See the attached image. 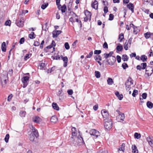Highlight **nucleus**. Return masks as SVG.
I'll return each instance as SVG.
<instances>
[{"mask_svg": "<svg viewBox=\"0 0 153 153\" xmlns=\"http://www.w3.org/2000/svg\"><path fill=\"white\" fill-rule=\"evenodd\" d=\"M104 127L107 130H109L112 128V122L111 119H105Z\"/></svg>", "mask_w": 153, "mask_h": 153, "instance_id": "1", "label": "nucleus"}, {"mask_svg": "<svg viewBox=\"0 0 153 153\" xmlns=\"http://www.w3.org/2000/svg\"><path fill=\"white\" fill-rule=\"evenodd\" d=\"M89 133L91 135L94 136V138L95 139L100 135V133L99 131L95 129H91Z\"/></svg>", "mask_w": 153, "mask_h": 153, "instance_id": "2", "label": "nucleus"}, {"mask_svg": "<svg viewBox=\"0 0 153 153\" xmlns=\"http://www.w3.org/2000/svg\"><path fill=\"white\" fill-rule=\"evenodd\" d=\"M106 59H107L106 62L108 65H114L116 61V58L115 56L110 57Z\"/></svg>", "mask_w": 153, "mask_h": 153, "instance_id": "3", "label": "nucleus"}, {"mask_svg": "<svg viewBox=\"0 0 153 153\" xmlns=\"http://www.w3.org/2000/svg\"><path fill=\"white\" fill-rule=\"evenodd\" d=\"M29 77L28 76H24L22 79V81L23 83V87L25 88L28 84L27 81L29 79Z\"/></svg>", "mask_w": 153, "mask_h": 153, "instance_id": "4", "label": "nucleus"}, {"mask_svg": "<svg viewBox=\"0 0 153 153\" xmlns=\"http://www.w3.org/2000/svg\"><path fill=\"white\" fill-rule=\"evenodd\" d=\"M131 42V39H129L128 41L126 40L124 44V48L126 50H128V47H130Z\"/></svg>", "mask_w": 153, "mask_h": 153, "instance_id": "5", "label": "nucleus"}, {"mask_svg": "<svg viewBox=\"0 0 153 153\" xmlns=\"http://www.w3.org/2000/svg\"><path fill=\"white\" fill-rule=\"evenodd\" d=\"M146 74L148 76L151 75L153 72V68L151 66H148L146 67Z\"/></svg>", "mask_w": 153, "mask_h": 153, "instance_id": "6", "label": "nucleus"}, {"mask_svg": "<svg viewBox=\"0 0 153 153\" xmlns=\"http://www.w3.org/2000/svg\"><path fill=\"white\" fill-rule=\"evenodd\" d=\"M23 19L21 18L20 20H17L16 21V25L19 27H22L23 26Z\"/></svg>", "mask_w": 153, "mask_h": 153, "instance_id": "7", "label": "nucleus"}, {"mask_svg": "<svg viewBox=\"0 0 153 153\" xmlns=\"http://www.w3.org/2000/svg\"><path fill=\"white\" fill-rule=\"evenodd\" d=\"M147 67L146 63L145 62L141 64L140 65H137L136 68L137 70L139 71L142 69L144 70Z\"/></svg>", "mask_w": 153, "mask_h": 153, "instance_id": "8", "label": "nucleus"}, {"mask_svg": "<svg viewBox=\"0 0 153 153\" xmlns=\"http://www.w3.org/2000/svg\"><path fill=\"white\" fill-rule=\"evenodd\" d=\"M125 118V114L123 113H120L116 117L117 120L119 122H120L121 121H123Z\"/></svg>", "mask_w": 153, "mask_h": 153, "instance_id": "9", "label": "nucleus"}, {"mask_svg": "<svg viewBox=\"0 0 153 153\" xmlns=\"http://www.w3.org/2000/svg\"><path fill=\"white\" fill-rule=\"evenodd\" d=\"M101 113L104 118H105V119H108V118L109 117V114L106 110H102Z\"/></svg>", "mask_w": 153, "mask_h": 153, "instance_id": "10", "label": "nucleus"}, {"mask_svg": "<svg viewBox=\"0 0 153 153\" xmlns=\"http://www.w3.org/2000/svg\"><path fill=\"white\" fill-rule=\"evenodd\" d=\"M62 31L60 30H55L52 32L53 37V38H56L61 33Z\"/></svg>", "mask_w": 153, "mask_h": 153, "instance_id": "11", "label": "nucleus"}, {"mask_svg": "<svg viewBox=\"0 0 153 153\" xmlns=\"http://www.w3.org/2000/svg\"><path fill=\"white\" fill-rule=\"evenodd\" d=\"M62 59L64 62L63 66L65 67L67 66L68 62V58L67 56L64 57L62 56H61Z\"/></svg>", "mask_w": 153, "mask_h": 153, "instance_id": "12", "label": "nucleus"}, {"mask_svg": "<svg viewBox=\"0 0 153 153\" xmlns=\"http://www.w3.org/2000/svg\"><path fill=\"white\" fill-rule=\"evenodd\" d=\"M127 8L131 10L132 13L134 12V6L133 4L129 3L127 5Z\"/></svg>", "mask_w": 153, "mask_h": 153, "instance_id": "13", "label": "nucleus"}, {"mask_svg": "<svg viewBox=\"0 0 153 153\" xmlns=\"http://www.w3.org/2000/svg\"><path fill=\"white\" fill-rule=\"evenodd\" d=\"M33 121L36 123H39L41 121V119L38 116H35L33 118Z\"/></svg>", "mask_w": 153, "mask_h": 153, "instance_id": "14", "label": "nucleus"}, {"mask_svg": "<svg viewBox=\"0 0 153 153\" xmlns=\"http://www.w3.org/2000/svg\"><path fill=\"white\" fill-rule=\"evenodd\" d=\"M91 7L94 9L97 10L98 9V3L97 1L95 0L91 4Z\"/></svg>", "mask_w": 153, "mask_h": 153, "instance_id": "15", "label": "nucleus"}, {"mask_svg": "<svg viewBox=\"0 0 153 153\" xmlns=\"http://www.w3.org/2000/svg\"><path fill=\"white\" fill-rule=\"evenodd\" d=\"M113 51H111L108 53H105L104 54V57L105 59H108V58L111 57H114L112 56L113 54Z\"/></svg>", "mask_w": 153, "mask_h": 153, "instance_id": "16", "label": "nucleus"}, {"mask_svg": "<svg viewBox=\"0 0 153 153\" xmlns=\"http://www.w3.org/2000/svg\"><path fill=\"white\" fill-rule=\"evenodd\" d=\"M71 132L72 136L76 137L77 134V131L76 128L74 127H72L71 128Z\"/></svg>", "mask_w": 153, "mask_h": 153, "instance_id": "17", "label": "nucleus"}, {"mask_svg": "<svg viewBox=\"0 0 153 153\" xmlns=\"http://www.w3.org/2000/svg\"><path fill=\"white\" fill-rule=\"evenodd\" d=\"M115 94L120 100H121L123 99V94H120L118 91H116Z\"/></svg>", "mask_w": 153, "mask_h": 153, "instance_id": "18", "label": "nucleus"}, {"mask_svg": "<svg viewBox=\"0 0 153 153\" xmlns=\"http://www.w3.org/2000/svg\"><path fill=\"white\" fill-rule=\"evenodd\" d=\"M67 10V7L65 4H64L63 5L60 7V10H61L62 13H64Z\"/></svg>", "mask_w": 153, "mask_h": 153, "instance_id": "19", "label": "nucleus"}, {"mask_svg": "<svg viewBox=\"0 0 153 153\" xmlns=\"http://www.w3.org/2000/svg\"><path fill=\"white\" fill-rule=\"evenodd\" d=\"M52 106L54 109L57 111L59 110V108L56 103L55 102L53 103L52 104Z\"/></svg>", "mask_w": 153, "mask_h": 153, "instance_id": "20", "label": "nucleus"}, {"mask_svg": "<svg viewBox=\"0 0 153 153\" xmlns=\"http://www.w3.org/2000/svg\"><path fill=\"white\" fill-rule=\"evenodd\" d=\"M132 149L133 153H138V150L137 149V147L135 145H132Z\"/></svg>", "mask_w": 153, "mask_h": 153, "instance_id": "21", "label": "nucleus"}, {"mask_svg": "<svg viewBox=\"0 0 153 153\" xmlns=\"http://www.w3.org/2000/svg\"><path fill=\"white\" fill-rule=\"evenodd\" d=\"M152 33H151L149 32H147L144 34V36L146 38H152Z\"/></svg>", "mask_w": 153, "mask_h": 153, "instance_id": "22", "label": "nucleus"}, {"mask_svg": "<svg viewBox=\"0 0 153 153\" xmlns=\"http://www.w3.org/2000/svg\"><path fill=\"white\" fill-rule=\"evenodd\" d=\"M1 49L2 51L5 52L6 51V43L4 42H3L1 45Z\"/></svg>", "mask_w": 153, "mask_h": 153, "instance_id": "23", "label": "nucleus"}, {"mask_svg": "<svg viewBox=\"0 0 153 153\" xmlns=\"http://www.w3.org/2000/svg\"><path fill=\"white\" fill-rule=\"evenodd\" d=\"M146 105L148 108L151 109L153 107V104L151 102L148 101L146 103Z\"/></svg>", "mask_w": 153, "mask_h": 153, "instance_id": "24", "label": "nucleus"}, {"mask_svg": "<svg viewBox=\"0 0 153 153\" xmlns=\"http://www.w3.org/2000/svg\"><path fill=\"white\" fill-rule=\"evenodd\" d=\"M147 57L145 55H141L140 57V60L142 61L143 62H145L147 61Z\"/></svg>", "mask_w": 153, "mask_h": 153, "instance_id": "25", "label": "nucleus"}, {"mask_svg": "<svg viewBox=\"0 0 153 153\" xmlns=\"http://www.w3.org/2000/svg\"><path fill=\"white\" fill-rule=\"evenodd\" d=\"M57 117L55 116H52L51 119V121L52 123H56L57 121Z\"/></svg>", "mask_w": 153, "mask_h": 153, "instance_id": "26", "label": "nucleus"}, {"mask_svg": "<svg viewBox=\"0 0 153 153\" xmlns=\"http://www.w3.org/2000/svg\"><path fill=\"white\" fill-rule=\"evenodd\" d=\"M26 112L25 111H21L19 112V115L22 117H25Z\"/></svg>", "mask_w": 153, "mask_h": 153, "instance_id": "27", "label": "nucleus"}, {"mask_svg": "<svg viewBox=\"0 0 153 153\" xmlns=\"http://www.w3.org/2000/svg\"><path fill=\"white\" fill-rule=\"evenodd\" d=\"M122 59L123 61H127L128 59V56L126 54H123L122 56Z\"/></svg>", "mask_w": 153, "mask_h": 153, "instance_id": "28", "label": "nucleus"}, {"mask_svg": "<svg viewBox=\"0 0 153 153\" xmlns=\"http://www.w3.org/2000/svg\"><path fill=\"white\" fill-rule=\"evenodd\" d=\"M36 36V35L33 32H31L28 35L29 38H35Z\"/></svg>", "mask_w": 153, "mask_h": 153, "instance_id": "29", "label": "nucleus"}, {"mask_svg": "<svg viewBox=\"0 0 153 153\" xmlns=\"http://www.w3.org/2000/svg\"><path fill=\"white\" fill-rule=\"evenodd\" d=\"M32 132L36 138H37L39 137V133L37 129H34Z\"/></svg>", "mask_w": 153, "mask_h": 153, "instance_id": "30", "label": "nucleus"}, {"mask_svg": "<svg viewBox=\"0 0 153 153\" xmlns=\"http://www.w3.org/2000/svg\"><path fill=\"white\" fill-rule=\"evenodd\" d=\"M85 14L86 16L88 17H91V13L88 10H86L85 11Z\"/></svg>", "mask_w": 153, "mask_h": 153, "instance_id": "31", "label": "nucleus"}, {"mask_svg": "<svg viewBox=\"0 0 153 153\" xmlns=\"http://www.w3.org/2000/svg\"><path fill=\"white\" fill-rule=\"evenodd\" d=\"M107 83L108 85H111L114 82L113 79L110 78H108L107 80Z\"/></svg>", "mask_w": 153, "mask_h": 153, "instance_id": "32", "label": "nucleus"}, {"mask_svg": "<svg viewBox=\"0 0 153 153\" xmlns=\"http://www.w3.org/2000/svg\"><path fill=\"white\" fill-rule=\"evenodd\" d=\"M125 84L126 90L130 89L131 88L130 86L131 85L129 84V82H126Z\"/></svg>", "mask_w": 153, "mask_h": 153, "instance_id": "33", "label": "nucleus"}, {"mask_svg": "<svg viewBox=\"0 0 153 153\" xmlns=\"http://www.w3.org/2000/svg\"><path fill=\"white\" fill-rule=\"evenodd\" d=\"M55 70V67H53L48 70L46 71V72L48 74L49 73H51L52 71H53Z\"/></svg>", "mask_w": 153, "mask_h": 153, "instance_id": "34", "label": "nucleus"}, {"mask_svg": "<svg viewBox=\"0 0 153 153\" xmlns=\"http://www.w3.org/2000/svg\"><path fill=\"white\" fill-rule=\"evenodd\" d=\"M29 140L31 141H33L35 139L34 136L32 134L29 135Z\"/></svg>", "mask_w": 153, "mask_h": 153, "instance_id": "35", "label": "nucleus"}, {"mask_svg": "<svg viewBox=\"0 0 153 153\" xmlns=\"http://www.w3.org/2000/svg\"><path fill=\"white\" fill-rule=\"evenodd\" d=\"M123 49V47L122 45H117L116 47V50L118 51H120Z\"/></svg>", "mask_w": 153, "mask_h": 153, "instance_id": "36", "label": "nucleus"}, {"mask_svg": "<svg viewBox=\"0 0 153 153\" xmlns=\"http://www.w3.org/2000/svg\"><path fill=\"white\" fill-rule=\"evenodd\" d=\"M60 0H56V4L59 10H60V7L61 6V5L60 4Z\"/></svg>", "mask_w": 153, "mask_h": 153, "instance_id": "37", "label": "nucleus"}, {"mask_svg": "<svg viewBox=\"0 0 153 153\" xmlns=\"http://www.w3.org/2000/svg\"><path fill=\"white\" fill-rule=\"evenodd\" d=\"M95 74L96 78H98L100 77V74L99 71H96L95 72Z\"/></svg>", "mask_w": 153, "mask_h": 153, "instance_id": "38", "label": "nucleus"}, {"mask_svg": "<svg viewBox=\"0 0 153 153\" xmlns=\"http://www.w3.org/2000/svg\"><path fill=\"white\" fill-rule=\"evenodd\" d=\"M134 136L135 138L139 139L141 137V135L140 134H139L137 133H135L134 134Z\"/></svg>", "mask_w": 153, "mask_h": 153, "instance_id": "39", "label": "nucleus"}, {"mask_svg": "<svg viewBox=\"0 0 153 153\" xmlns=\"http://www.w3.org/2000/svg\"><path fill=\"white\" fill-rule=\"evenodd\" d=\"M32 54L31 53L26 54L24 57L25 60H26L27 59L29 58L31 56Z\"/></svg>", "mask_w": 153, "mask_h": 153, "instance_id": "40", "label": "nucleus"}, {"mask_svg": "<svg viewBox=\"0 0 153 153\" xmlns=\"http://www.w3.org/2000/svg\"><path fill=\"white\" fill-rule=\"evenodd\" d=\"M48 5V3L44 4L41 5V8L43 10H44L47 7Z\"/></svg>", "mask_w": 153, "mask_h": 153, "instance_id": "41", "label": "nucleus"}, {"mask_svg": "<svg viewBox=\"0 0 153 153\" xmlns=\"http://www.w3.org/2000/svg\"><path fill=\"white\" fill-rule=\"evenodd\" d=\"M122 66L124 69H125L126 68H128V65L125 62L123 63L122 64Z\"/></svg>", "mask_w": 153, "mask_h": 153, "instance_id": "42", "label": "nucleus"}, {"mask_svg": "<svg viewBox=\"0 0 153 153\" xmlns=\"http://www.w3.org/2000/svg\"><path fill=\"white\" fill-rule=\"evenodd\" d=\"M138 91L136 90H134L133 91V92L132 94V95L134 97H135L138 94Z\"/></svg>", "mask_w": 153, "mask_h": 153, "instance_id": "43", "label": "nucleus"}, {"mask_svg": "<svg viewBox=\"0 0 153 153\" xmlns=\"http://www.w3.org/2000/svg\"><path fill=\"white\" fill-rule=\"evenodd\" d=\"M47 23H46L44 25L42 26V29L43 30L46 31V29H48V28L47 27Z\"/></svg>", "mask_w": 153, "mask_h": 153, "instance_id": "44", "label": "nucleus"}, {"mask_svg": "<svg viewBox=\"0 0 153 153\" xmlns=\"http://www.w3.org/2000/svg\"><path fill=\"white\" fill-rule=\"evenodd\" d=\"M9 138V135L8 134H7L4 138V140L6 143L8 142Z\"/></svg>", "mask_w": 153, "mask_h": 153, "instance_id": "45", "label": "nucleus"}, {"mask_svg": "<svg viewBox=\"0 0 153 153\" xmlns=\"http://www.w3.org/2000/svg\"><path fill=\"white\" fill-rule=\"evenodd\" d=\"M127 82H129V84L130 85H133V80L131 77H129L128 80Z\"/></svg>", "mask_w": 153, "mask_h": 153, "instance_id": "46", "label": "nucleus"}, {"mask_svg": "<svg viewBox=\"0 0 153 153\" xmlns=\"http://www.w3.org/2000/svg\"><path fill=\"white\" fill-rule=\"evenodd\" d=\"M4 24L6 26H10L11 25V21L10 20H7L5 22Z\"/></svg>", "mask_w": 153, "mask_h": 153, "instance_id": "47", "label": "nucleus"}, {"mask_svg": "<svg viewBox=\"0 0 153 153\" xmlns=\"http://www.w3.org/2000/svg\"><path fill=\"white\" fill-rule=\"evenodd\" d=\"M13 74V71L12 69H10L9 70L7 73L6 74L7 75L6 76H7L8 74H9L10 76H12Z\"/></svg>", "mask_w": 153, "mask_h": 153, "instance_id": "48", "label": "nucleus"}, {"mask_svg": "<svg viewBox=\"0 0 153 153\" xmlns=\"http://www.w3.org/2000/svg\"><path fill=\"white\" fill-rule=\"evenodd\" d=\"M114 18V16L112 14H110L109 15L108 20L110 21L112 20Z\"/></svg>", "mask_w": 153, "mask_h": 153, "instance_id": "49", "label": "nucleus"}, {"mask_svg": "<svg viewBox=\"0 0 153 153\" xmlns=\"http://www.w3.org/2000/svg\"><path fill=\"white\" fill-rule=\"evenodd\" d=\"M64 45L65 48L66 49L68 50L70 48L68 42L65 43Z\"/></svg>", "mask_w": 153, "mask_h": 153, "instance_id": "50", "label": "nucleus"}, {"mask_svg": "<svg viewBox=\"0 0 153 153\" xmlns=\"http://www.w3.org/2000/svg\"><path fill=\"white\" fill-rule=\"evenodd\" d=\"M93 51H91L89 53V54H88L86 56V57L87 58H90L93 55Z\"/></svg>", "mask_w": 153, "mask_h": 153, "instance_id": "51", "label": "nucleus"}, {"mask_svg": "<svg viewBox=\"0 0 153 153\" xmlns=\"http://www.w3.org/2000/svg\"><path fill=\"white\" fill-rule=\"evenodd\" d=\"M95 59L96 61H98V60L101 61L102 60V57L100 55H98L97 56H96Z\"/></svg>", "mask_w": 153, "mask_h": 153, "instance_id": "52", "label": "nucleus"}, {"mask_svg": "<svg viewBox=\"0 0 153 153\" xmlns=\"http://www.w3.org/2000/svg\"><path fill=\"white\" fill-rule=\"evenodd\" d=\"M122 146L123 147H122L120 148H119V150L120 151H122L123 152H124V150H125V148H124V144H122Z\"/></svg>", "mask_w": 153, "mask_h": 153, "instance_id": "53", "label": "nucleus"}, {"mask_svg": "<svg viewBox=\"0 0 153 153\" xmlns=\"http://www.w3.org/2000/svg\"><path fill=\"white\" fill-rule=\"evenodd\" d=\"M117 61L118 63H120L121 61V57L117 55Z\"/></svg>", "mask_w": 153, "mask_h": 153, "instance_id": "54", "label": "nucleus"}, {"mask_svg": "<svg viewBox=\"0 0 153 153\" xmlns=\"http://www.w3.org/2000/svg\"><path fill=\"white\" fill-rule=\"evenodd\" d=\"M138 32V30L137 29V27L134 29L133 33L134 34H137Z\"/></svg>", "mask_w": 153, "mask_h": 153, "instance_id": "55", "label": "nucleus"}, {"mask_svg": "<svg viewBox=\"0 0 153 153\" xmlns=\"http://www.w3.org/2000/svg\"><path fill=\"white\" fill-rule=\"evenodd\" d=\"M103 11L104 13L105 14L106 13L108 12V8L106 6H105L104 7Z\"/></svg>", "mask_w": 153, "mask_h": 153, "instance_id": "56", "label": "nucleus"}, {"mask_svg": "<svg viewBox=\"0 0 153 153\" xmlns=\"http://www.w3.org/2000/svg\"><path fill=\"white\" fill-rule=\"evenodd\" d=\"M51 57L53 59L58 60L60 59V57L59 56H52Z\"/></svg>", "mask_w": 153, "mask_h": 153, "instance_id": "57", "label": "nucleus"}, {"mask_svg": "<svg viewBox=\"0 0 153 153\" xmlns=\"http://www.w3.org/2000/svg\"><path fill=\"white\" fill-rule=\"evenodd\" d=\"M101 53V51L100 50H95L94 51V54H100Z\"/></svg>", "mask_w": 153, "mask_h": 153, "instance_id": "58", "label": "nucleus"}, {"mask_svg": "<svg viewBox=\"0 0 153 153\" xmlns=\"http://www.w3.org/2000/svg\"><path fill=\"white\" fill-rule=\"evenodd\" d=\"M67 93L69 95H71L73 93V91L72 89L69 90L67 91Z\"/></svg>", "mask_w": 153, "mask_h": 153, "instance_id": "59", "label": "nucleus"}, {"mask_svg": "<svg viewBox=\"0 0 153 153\" xmlns=\"http://www.w3.org/2000/svg\"><path fill=\"white\" fill-rule=\"evenodd\" d=\"M45 66V64L44 63H42L40 65V69H42L43 68H44Z\"/></svg>", "mask_w": 153, "mask_h": 153, "instance_id": "60", "label": "nucleus"}, {"mask_svg": "<svg viewBox=\"0 0 153 153\" xmlns=\"http://www.w3.org/2000/svg\"><path fill=\"white\" fill-rule=\"evenodd\" d=\"M147 94L146 93H143L142 94V97L143 98V99H146L147 97Z\"/></svg>", "mask_w": 153, "mask_h": 153, "instance_id": "61", "label": "nucleus"}, {"mask_svg": "<svg viewBox=\"0 0 153 153\" xmlns=\"http://www.w3.org/2000/svg\"><path fill=\"white\" fill-rule=\"evenodd\" d=\"M13 97L12 94L10 95L7 97V100L8 101H10Z\"/></svg>", "mask_w": 153, "mask_h": 153, "instance_id": "62", "label": "nucleus"}, {"mask_svg": "<svg viewBox=\"0 0 153 153\" xmlns=\"http://www.w3.org/2000/svg\"><path fill=\"white\" fill-rule=\"evenodd\" d=\"M103 47L104 48H108V45L106 42H105L103 45Z\"/></svg>", "mask_w": 153, "mask_h": 153, "instance_id": "63", "label": "nucleus"}, {"mask_svg": "<svg viewBox=\"0 0 153 153\" xmlns=\"http://www.w3.org/2000/svg\"><path fill=\"white\" fill-rule=\"evenodd\" d=\"M40 43L38 41L35 42L33 45L35 46H38L39 45Z\"/></svg>", "mask_w": 153, "mask_h": 153, "instance_id": "64", "label": "nucleus"}]
</instances>
